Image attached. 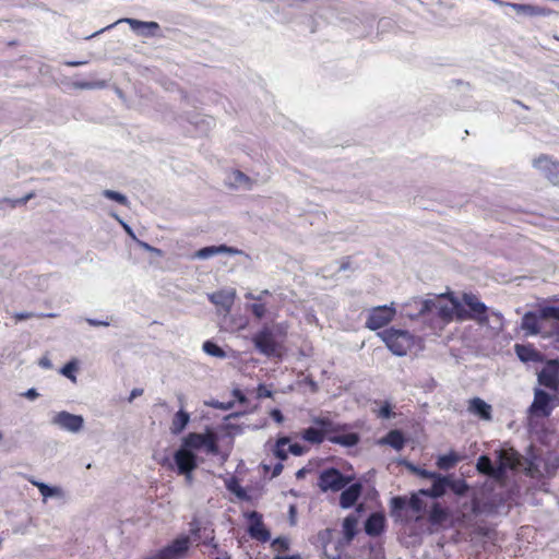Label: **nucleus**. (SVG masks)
Here are the masks:
<instances>
[{
	"label": "nucleus",
	"instance_id": "f257e3e1",
	"mask_svg": "<svg viewBox=\"0 0 559 559\" xmlns=\"http://www.w3.org/2000/svg\"><path fill=\"white\" fill-rule=\"evenodd\" d=\"M312 423L318 427H308L300 432V438L313 445H319L325 440L334 444L343 447H354L359 442V436L356 432H347L340 435L344 429L343 426L335 424L329 417H314Z\"/></svg>",
	"mask_w": 559,
	"mask_h": 559
},
{
	"label": "nucleus",
	"instance_id": "f03ea898",
	"mask_svg": "<svg viewBox=\"0 0 559 559\" xmlns=\"http://www.w3.org/2000/svg\"><path fill=\"white\" fill-rule=\"evenodd\" d=\"M386 347L396 356H405L416 345V337L408 331L386 329L379 333Z\"/></svg>",
	"mask_w": 559,
	"mask_h": 559
},
{
	"label": "nucleus",
	"instance_id": "7ed1b4c3",
	"mask_svg": "<svg viewBox=\"0 0 559 559\" xmlns=\"http://www.w3.org/2000/svg\"><path fill=\"white\" fill-rule=\"evenodd\" d=\"M252 343L257 350L266 357H283V345L276 341L272 329L266 325L253 335Z\"/></svg>",
	"mask_w": 559,
	"mask_h": 559
},
{
	"label": "nucleus",
	"instance_id": "20e7f679",
	"mask_svg": "<svg viewBox=\"0 0 559 559\" xmlns=\"http://www.w3.org/2000/svg\"><path fill=\"white\" fill-rule=\"evenodd\" d=\"M462 301L468 308V310H465L461 307V311H459V320H474L479 324L488 323V308L484 302L479 300L476 295L472 293H465L462 296Z\"/></svg>",
	"mask_w": 559,
	"mask_h": 559
},
{
	"label": "nucleus",
	"instance_id": "39448f33",
	"mask_svg": "<svg viewBox=\"0 0 559 559\" xmlns=\"http://www.w3.org/2000/svg\"><path fill=\"white\" fill-rule=\"evenodd\" d=\"M182 445L189 450H205L206 453L216 455L219 452L217 435L207 429L205 433L190 432L182 441Z\"/></svg>",
	"mask_w": 559,
	"mask_h": 559
},
{
	"label": "nucleus",
	"instance_id": "423d86ee",
	"mask_svg": "<svg viewBox=\"0 0 559 559\" xmlns=\"http://www.w3.org/2000/svg\"><path fill=\"white\" fill-rule=\"evenodd\" d=\"M352 478L343 475L337 468L329 467L320 472L318 486L323 491H340L344 489Z\"/></svg>",
	"mask_w": 559,
	"mask_h": 559
},
{
	"label": "nucleus",
	"instance_id": "0eeeda50",
	"mask_svg": "<svg viewBox=\"0 0 559 559\" xmlns=\"http://www.w3.org/2000/svg\"><path fill=\"white\" fill-rule=\"evenodd\" d=\"M534 168L538 169L552 185L559 187V160L548 154H540L532 160Z\"/></svg>",
	"mask_w": 559,
	"mask_h": 559
},
{
	"label": "nucleus",
	"instance_id": "6e6552de",
	"mask_svg": "<svg viewBox=\"0 0 559 559\" xmlns=\"http://www.w3.org/2000/svg\"><path fill=\"white\" fill-rule=\"evenodd\" d=\"M396 310L392 306H378L370 309L367 320L366 328L376 331L388 325L395 317Z\"/></svg>",
	"mask_w": 559,
	"mask_h": 559
},
{
	"label": "nucleus",
	"instance_id": "1a4fd4ad",
	"mask_svg": "<svg viewBox=\"0 0 559 559\" xmlns=\"http://www.w3.org/2000/svg\"><path fill=\"white\" fill-rule=\"evenodd\" d=\"M190 548V537L187 535L174 539L169 545L155 554V559H182Z\"/></svg>",
	"mask_w": 559,
	"mask_h": 559
},
{
	"label": "nucleus",
	"instance_id": "9d476101",
	"mask_svg": "<svg viewBox=\"0 0 559 559\" xmlns=\"http://www.w3.org/2000/svg\"><path fill=\"white\" fill-rule=\"evenodd\" d=\"M538 383L551 391L559 389V359H550L537 374Z\"/></svg>",
	"mask_w": 559,
	"mask_h": 559
},
{
	"label": "nucleus",
	"instance_id": "9b49d317",
	"mask_svg": "<svg viewBox=\"0 0 559 559\" xmlns=\"http://www.w3.org/2000/svg\"><path fill=\"white\" fill-rule=\"evenodd\" d=\"M174 460L178 468V474L186 475V477L190 479L191 473L198 466L195 454L182 445L175 452Z\"/></svg>",
	"mask_w": 559,
	"mask_h": 559
},
{
	"label": "nucleus",
	"instance_id": "f8f14e48",
	"mask_svg": "<svg viewBox=\"0 0 559 559\" xmlns=\"http://www.w3.org/2000/svg\"><path fill=\"white\" fill-rule=\"evenodd\" d=\"M249 526L248 533L251 538L261 543H266L271 538L270 531L265 527L262 519V514L257 511H251L248 514Z\"/></svg>",
	"mask_w": 559,
	"mask_h": 559
},
{
	"label": "nucleus",
	"instance_id": "ddd939ff",
	"mask_svg": "<svg viewBox=\"0 0 559 559\" xmlns=\"http://www.w3.org/2000/svg\"><path fill=\"white\" fill-rule=\"evenodd\" d=\"M552 397L542 389H536L534 392V401L530 407L532 415L548 417L550 416L554 405L551 404Z\"/></svg>",
	"mask_w": 559,
	"mask_h": 559
},
{
	"label": "nucleus",
	"instance_id": "4468645a",
	"mask_svg": "<svg viewBox=\"0 0 559 559\" xmlns=\"http://www.w3.org/2000/svg\"><path fill=\"white\" fill-rule=\"evenodd\" d=\"M51 423L61 429L68 430L70 432H78L83 427V417L80 415H74L66 411H61L57 413Z\"/></svg>",
	"mask_w": 559,
	"mask_h": 559
},
{
	"label": "nucleus",
	"instance_id": "2eb2a0df",
	"mask_svg": "<svg viewBox=\"0 0 559 559\" xmlns=\"http://www.w3.org/2000/svg\"><path fill=\"white\" fill-rule=\"evenodd\" d=\"M437 310V316L444 322H451L456 316L459 319V311H461V304L460 301L454 297H449L448 302H443L442 300H439L438 304L435 305Z\"/></svg>",
	"mask_w": 559,
	"mask_h": 559
},
{
	"label": "nucleus",
	"instance_id": "dca6fc26",
	"mask_svg": "<svg viewBox=\"0 0 559 559\" xmlns=\"http://www.w3.org/2000/svg\"><path fill=\"white\" fill-rule=\"evenodd\" d=\"M548 319L542 317V309L538 312L528 311L522 318L521 328L526 335H537L542 331L540 322Z\"/></svg>",
	"mask_w": 559,
	"mask_h": 559
},
{
	"label": "nucleus",
	"instance_id": "f3484780",
	"mask_svg": "<svg viewBox=\"0 0 559 559\" xmlns=\"http://www.w3.org/2000/svg\"><path fill=\"white\" fill-rule=\"evenodd\" d=\"M271 293L267 289L262 290L259 295H253L252 293H247L245 295L246 299L254 300L253 304L248 306V310L252 313V316L259 320L265 317L267 309L266 305L263 302V298L265 296H270Z\"/></svg>",
	"mask_w": 559,
	"mask_h": 559
},
{
	"label": "nucleus",
	"instance_id": "a211bd4d",
	"mask_svg": "<svg viewBox=\"0 0 559 559\" xmlns=\"http://www.w3.org/2000/svg\"><path fill=\"white\" fill-rule=\"evenodd\" d=\"M514 349L519 359L523 362H542L544 360L542 353L532 344H515Z\"/></svg>",
	"mask_w": 559,
	"mask_h": 559
},
{
	"label": "nucleus",
	"instance_id": "6ab92c4d",
	"mask_svg": "<svg viewBox=\"0 0 559 559\" xmlns=\"http://www.w3.org/2000/svg\"><path fill=\"white\" fill-rule=\"evenodd\" d=\"M385 528V516L382 513L374 512L370 514L365 523V532L372 537L380 536Z\"/></svg>",
	"mask_w": 559,
	"mask_h": 559
},
{
	"label": "nucleus",
	"instance_id": "aec40b11",
	"mask_svg": "<svg viewBox=\"0 0 559 559\" xmlns=\"http://www.w3.org/2000/svg\"><path fill=\"white\" fill-rule=\"evenodd\" d=\"M361 491L362 486L359 483H355L348 487H345V489L342 491L340 496V506L343 509H348L353 507L360 497Z\"/></svg>",
	"mask_w": 559,
	"mask_h": 559
},
{
	"label": "nucleus",
	"instance_id": "412c9836",
	"mask_svg": "<svg viewBox=\"0 0 559 559\" xmlns=\"http://www.w3.org/2000/svg\"><path fill=\"white\" fill-rule=\"evenodd\" d=\"M468 412L478 416L483 420H491V405L486 403L480 397H473L468 401Z\"/></svg>",
	"mask_w": 559,
	"mask_h": 559
},
{
	"label": "nucleus",
	"instance_id": "4be33fe9",
	"mask_svg": "<svg viewBox=\"0 0 559 559\" xmlns=\"http://www.w3.org/2000/svg\"><path fill=\"white\" fill-rule=\"evenodd\" d=\"M449 485L450 479L445 476L439 475L433 479L432 486L428 489H420L419 495L429 498H440L445 493Z\"/></svg>",
	"mask_w": 559,
	"mask_h": 559
},
{
	"label": "nucleus",
	"instance_id": "5701e85b",
	"mask_svg": "<svg viewBox=\"0 0 559 559\" xmlns=\"http://www.w3.org/2000/svg\"><path fill=\"white\" fill-rule=\"evenodd\" d=\"M499 465L498 468H501V477L504 475L506 471L514 469L520 464V455L518 452L513 450H500L499 454Z\"/></svg>",
	"mask_w": 559,
	"mask_h": 559
},
{
	"label": "nucleus",
	"instance_id": "b1692460",
	"mask_svg": "<svg viewBox=\"0 0 559 559\" xmlns=\"http://www.w3.org/2000/svg\"><path fill=\"white\" fill-rule=\"evenodd\" d=\"M378 443L380 445H390L394 450L401 451L405 447L406 438L401 430L393 429L382 437Z\"/></svg>",
	"mask_w": 559,
	"mask_h": 559
},
{
	"label": "nucleus",
	"instance_id": "393cba45",
	"mask_svg": "<svg viewBox=\"0 0 559 559\" xmlns=\"http://www.w3.org/2000/svg\"><path fill=\"white\" fill-rule=\"evenodd\" d=\"M239 250L235 249L233 247H228L226 245L221 246H210L199 249L194 257L198 259H209L210 257L217 254V253H229V254H236Z\"/></svg>",
	"mask_w": 559,
	"mask_h": 559
},
{
	"label": "nucleus",
	"instance_id": "a878e982",
	"mask_svg": "<svg viewBox=\"0 0 559 559\" xmlns=\"http://www.w3.org/2000/svg\"><path fill=\"white\" fill-rule=\"evenodd\" d=\"M476 468L480 474L491 476L493 478H501V468L495 467L491 460L487 455H480L477 460Z\"/></svg>",
	"mask_w": 559,
	"mask_h": 559
},
{
	"label": "nucleus",
	"instance_id": "bb28decb",
	"mask_svg": "<svg viewBox=\"0 0 559 559\" xmlns=\"http://www.w3.org/2000/svg\"><path fill=\"white\" fill-rule=\"evenodd\" d=\"M513 10L518 13L526 14V15H548L551 11L546 8H542L533 4H522V3H508Z\"/></svg>",
	"mask_w": 559,
	"mask_h": 559
},
{
	"label": "nucleus",
	"instance_id": "cd10ccee",
	"mask_svg": "<svg viewBox=\"0 0 559 559\" xmlns=\"http://www.w3.org/2000/svg\"><path fill=\"white\" fill-rule=\"evenodd\" d=\"M132 27L133 31L141 35H153L159 29V25L156 22H142L134 19L126 20Z\"/></svg>",
	"mask_w": 559,
	"mask_h": 559
},
{
	"label": "nucleus",
	"instance_id": "c85d7f7f",
	"mask_svg": "<svg viewBox=\"0 0 559 559\" xmlns=\"http://www.w3.org/2000/svg\"><path fill=\"white\" fill-rule=\"evenodd\" d=\"M189 420H190V415L187 412H185L182 409L178 411L174 415L173 420H171V425H170L171 433L179 435L186 428Z\"/></svg>",
	"mask_w": 559,
	"mask_h": 559
},
{
	"label": "nucleus",
	"instance_id": "c756f323",
	"mask_svg": "<svg viewBox=\"0 0 559 559\" xmlns=\"http://www.w3.org/2000/svg\"><path fill=\"white\" fill-rule=\"evenodd\" d=\"M211 301L215 305H219L224 307L225 309H230V307L234 304L235 299V293H227V292H217L211 295L210 297Z\"/></svg>",
	"mask_w": 559,
	"mask_h": 559
},
{
	"label": "nucleus",
	"instance_id": "7c9ffc66",
	"mask_svg": "<svg viewBox=\"0 0 559 559\" xmlns=\"http://www.w3.org/2000/svg\"><path fill=\"white\" fill-rule=\"evenodd\" d=\"M448 515L447 509L436 502L430 508L428 519L431 524H441L448 519Z\"/></svg>",
	"mask_w": 559,
	"mask_h": 559
},
{
	"label": "nucleus",
	"instance_id": "2f4dec72",
	"mask_svg": "<svg viewBox=\"0 0 559 559\" xmlns=\"http://www.w3.org/2000/svg\"><path fill=\"white\" fill-rule=\"evenodd\" d=\"M461 460L460 455L451 451L448 454L440 455L437 460V466L440 469L448 471L456 465V463Z\"/></svg>",
	"mask_w": 559,
	"mask_h": 559
},
{
	"label": "nucleus",
	"instance_id": "473e14b6",
	"mask_svg": "<svg viewBox=\"0 0 559 559\" xmlns=\"http://www.w3.org/2000/svg\"><path fill=\"white\" fill-rule=\"evenodd\" d=\"M32 485H34L35 487L38 488L39 492L41 493V496L44 497V499L46 500L47 498L49 497H52V496H56V495H59L60 490L59 488H56V487H49L48 485L41 483V481H38L36 480L34 477L32 476H24Z\"/></svg>",
	"mask_w": 559,
	"mask_h": 559
},
{
	"label": "nucleus",
	"instance_id": "72a5a7b5",
	"mask_svg": "<svg viewBox=\"0 0 559 559\" xmlns=\"http://www.w3.org/2000/svg\"><path fill=\"white\" fill-rule=\"evenodd\" d=\"M271 548L277 554L286 552L290 548V539L286 536H278L271 542Z\"/></svg>",
	"mask_w": 559,
	"mask_h": 559
},
{
	"label": "nucleus",
	"instance_id": "f704fd0d",
	"mask_svg": "<svg viewBox=\"0 0 559 559\" xmlns=\"http://www.w3.org/2000/svg\"><path fill=\"white\" fill-rule=\"evenodd\" d=\"M202 347H203V350L210 356L217 357V358L226 357L225 350L212 341H205L203 343Z\"/></svg>",
	"mask_w": 559,
	"mask_h": 559
},
{
	"label": "nucleus",
	"instance_id": "c9c22d12",
	"mask_svg": "<svg viewBox=\"0 0 559 559\" xmlns=\"http://www.w3.org/2000/svg\"><path fill=\"white\" fill-rule=\"evenodd\" d=\"M290 439L288 437H281L276 441L275 455L281 461H285L288 457V451L284 449L286 444H288Z\"/></svg>",
	"mask_w": 559,
	"mask_h": 559
},
{
	"label": "nucleus",
	"instance_id": "e433bc0d",
	"mask_svg": "<svg viewBox=\"0 0 559 559\" xmlns=\"http://www.w3.org/2000/svg\"><path fill=\"white\" fill-rule=\"evenodd\" d=\"M78 364L76 361L72 360V361H69L68 364H66L60 372L61 374H63L64 377H67L68 379H70L72 382H75L76 381V376H75V372L78 371Z\"/></svg>",
	"mask_w": 559,
	"mask_h": 559
},
{
	"label": "nucleus",
	"instance_id": "4c0bfd02",
	"mask_svg": "<svg viewBox=\"0 0 559 559\" xmlns=\"http://www.w3.org/2000/svg\"><path fill=\"white\" fill-rule=\"evenodd\" d=\"M357 526V519L354 515H349L344 519L343 528L348 537H353Z\"/></svg>",
	"mask_w": 559,
	"mask_h": 559
},
{
	"label": "nucleus",
	"instance_id": "58836bf2",
	"mask_svg": "<svg viewBox=\"0 0 559 559\" xmlns=\"http://www.w3.org/2000/svg\"><path fill=\"white\" fill-rule=\"evenodd\" d=\"M407 504L408 508L417 514L423 512L425 508L424 501L418 497V495H412V497L407 499Z\"/></svg>",
	"mask_w": 559,
	"mask_h": 559
},
{
	"label": "nucleus",
	"instance_id": "ea45409f",
	"mask_svg": "<svg viewBox=\"0 0 559 559\" xmlns=\"http://www.w3.org/2000/svg\"><path fill=\"white\" fill-rule=\"evenodd\" d=\"M391 507L393 513H400L406 508H408L407 499L401 496L394 497L391 500Z\"/></svg>",
	"mask_w": 559,
	"mask_h": 559
},
{
	"label": "nucleus",
	"instance_id": "a19ab883",
	"mask_svg": "<svg viewBox=\"0 0 559 559\" xmlns=\"http://www.w3.org/2000/svg\"><path fill=\"white\" fill-rule=\"evenodd\" d=\"M233 175L237 183L245 185L249 189L252 187V179L241 170H234Z\"/></svg>",
	"mask_w": 559,
	"mask_h": 559
},
{
	"label": "nucleus",
	"instance_id": "79ce46f5",
	"mask_svg": "<svg viewBox=\"0 0 559 559\" xmlns=\"http://www.w3.org/2000/svg\"><path fill=\"white\" fill-rule=\"evenodd\" d=\"M448 487H450L453 490V492L459 496L464 495L468 489V486L465 483V480H457V481L450 480V485Z\"/></svg>",
	"mask_w": 559,
	"mask_h": 559
},
{
	"label": "nucleus",
	"instance_id": "37998d69",
	"mask_svg": "<svg viewBox=\"0 0 559 559\" xmlns=\"http://www.w3.org/2000/svg\"><path fill=\"white\" fill-rule=\"evenodd\" d=\"M542 317L559 320V308L555 306H546L542 308Z\"/></svg>",
	"mask_w": 559,
	"mask_h": 559
},
{
	"label": "nucleus",
	"instance_id": "c03bdc74",
	"mask_svg": "<svg viewBox=\"0 0 559 559\" xmlns=\"http://www.w3.org/2000/svg\"><path fill=\"white\" fill-rule=\"evenodd\" d=\"M308 448L299 443L289 444L288 452L293 455L300 456L308 452Z\"/></svg>",
	"mask_w": 559,
	"mask_h": 559
},
{
	"label": "nucleus",
	"instance_id": "a18cd8bd",
	"mask_svg": "<svg viewBox=\"0 0 559 559\" xmlns=\"http://www.w3.org/2000/svg\"><path fill=\"white\" fill-rule=\"evenodd\" d=\"M107 199L117 201L118 203L123 205L128 204L127 198L123 194L116 191L107 190Z\"/></svg>",
	"mask_w": 559,
	"mask_h": 559
},
{
	"label": "nucleus",
	"instance_id": "49530a36",
	"mask_svg": "<svg viewBox=\"0 0 559 559\" xmlns=\"http://www.w3.org/2000/svg\"><path fill=\"white\" fill-rule=\"evenodd\" d=\"M272 396V391L264 384H259L257 388V397L266 399Z\"/></svg>",
	"mask_w": 559,
	"mask_h": 559
},
{
	"label": "nucleus",
	"instance_id": "de8ad7c7",
	"mask_svg": "<svg viewBox=\"0 0 559 559\" xmlns=\"http://www.w3.org/2000/svg\"><path fill=\"white\" fill-rule=\"evenodd\" d=\"M381 418H390L393 415L392 407L389 403L383 404L378 413Z\"/></svg>",
	"mask_w": 559,
	"mask_h": 559
},
{
	"label": "nucleus",
	"instance_id": "09e8293b",
	"mask_svg": "<svg viewBox=\"0 0 559 559\" xmlns=\"http://www.w3.org/2000/svg\"><path fill=\"white\" fill-rule=\"evenodd\" d=\"M415 471L417 472V474L420 477L427 478V479H435L437 476L440 475V474H438L436 472H430V471L421 469V468H415Z\"/></svg>",
	"mask_w": 559,
	"mask_h": 559
},
{
	"label": "nucleus",
	"instance_id": "8fccbe9b",
	"mask_svg": "<svg viewBox=\"0 0 559 559\" xmlns=\"http://www.w3.org/2000/svg\"><path fill=\"white\" fill-rule=\"evenodd\" d=\"M526 474L531 477H536L539 475L538 466L534 462H530L528 466L526 467Z\"/></svg>",
	"mask_w": 559,
	"mask_h": 559
},
{
	"label": "nucleus",
	"instance_id": "3c124183",
	"mask_svg": "<svg viewBox=\"0 0 559 559\" xmlns=\"http://www.w3.org/2000/svg\"><path fill=\"white\" fill-rule=\"evenodd\" d=\"M35 197V192H29L23 198L15 199L14 202L16 203V206L19 205H25L31 199Z\"/></svg>",
	"mask_w": 559,
	"mask_h": 559
},
{
	"label": "nucleus",
	"instance_id": "603ef678",
	"mask_svg": "<svg viewBox=\"0 0 559 559\" xmlns=\"http://www.w3.org/2000/svg\"><path fill=\"white\" fill-rule=\"evenodd\" d=\"M271 417L278 424H282L283 420H284V416L282 414V412L277 408L273 409L271 412Z\"/></svg>",
	"mask_w": 559,
	"mask_h": 559
},
{
	"label": "nucleus",
	"instance_id": "864d4df0",
	"mask_svg": "<svg viewBox=\"0 0 559 559\" xmlns=\"http://www.w3.org/2000/svg\"><path fill=\"white\" fill-rule=\"evenodd\" d=\"M32 317H33V313H31V312H19V313L14 314L15 321L27 320V319H31Z\"/></svg>",
	"mask_w": 559,
	"mask_h": 559
},
{
	"label": "nucleus",
	"instance_id": "5fc2aeb1",
	"mask_svg": "<svg viewBox=\"0 0 559 559\" xmlns=\"http://www.w3.org/2000/svg\"><path fill=\"white\" fill-rule=\"evenodd\" d=\"M23 395L27 399L34 400L38 397L39 394L35 389H28Z\"/></svg>",
	"mask_w": 559,
	"mask_h": 559
},
{
	"label": "nucleus",
	"instance_id": "6e6d98bb",
	"mask_svg": "<svg viewBox=\"0 0 559 559\" xmlns=\"http://www.w3.org/2000/svg\"><path fill=\"white\" fill-rule=\"evenodd\" d=\"M273 559H302V558L299 554H295V555H290V556L276 555L275 557H273Z\"/></svg>",
	"mask_w": 559,
	"mask_h": 559
},
{
	"label": "nucleus",
	"instance_id": "4d7b16f0",
	"mask_svg": "<svg viewBox=\"0 0 559 559\" xmlns=\"http://www.w3.org/2000/svg\"><path fill=\"white\" fill-rule=\"evenodd\" d=\"M283 471V464L282 463H277L274 468H273V473L272 475L273 476H278Z\"/></svg>",
	"mask_w": 559,
	"mask_h": 559
},
{
	"label": "nucleus",
	"instance_id": "13d9d810",
	"mask_svg": "<svg viewBox=\"0 0 559 559\" xmlns=\"http://www.w3.org/2000/svg\"><path fill=\"white\" fill-rule=\"evenodd\" d=\"M143 393V390L141 389H134L132 392H131V395H130V401H132L134 397L141 395Z\"/></svg>",
	"mask_w": 559,
	"mask_h": 559
},
{
	"label": "nucleus",
	"instance_id": "bf43d9fd",
	"mask_svg": "<svg viewBox=\"0 0 559 559\" xmlns=\"http://www.w3.org/2000/svg\"><path fill=\"white\" fill-rule=\"evenodd\" d=\"M15 199H3V202L10 205L11 207H16V203L14 202Z\"/></svg>",
	"mask_w": 559,
	"mask_h": 559
},
{
	"label": "nucleus",
	"instance_id": "052dcab7",
	"mask_svg": "<svg viewBox=\"0 0 559 559\" xmlns=\"http://www.w3.org/2000/svg\"><path fill=\"white\" fill-rule=\"evenodd\" d=\"M87 321L92 325H103V324H105L104 321H94V320H91V319H88Z\"/></svg>",
	"mask_w": 559,
	"mask_h": 559
},
{
	"label": "nucleus",
	"instance_id": "680f3d73",
	"mask_svg": "<svg viewBox=\"0 0 559 559\" xmlns=\"http://www.w3.org/2000/svg\"><path fill=\"white\" fill-rule=\"evenodd\" d=\"M40 365H41L43 367L48 368V367H50V361H49L48 359H41V360H40Z\"/></svg>",
	"mask_w": 559,
	"mask_h": 559
},
{
	"label": "nucleus",
	"instance_id": "e2e57ef3",
	"mask_svg": "<svg viewBox=\"0 0 559 559\" xmlns=\"http://www.w3.org/2000/svg\"><path fill=\"white\" fill-rule=\"evenodd\" d=\"M491 1H492V2H495V3H496V4H498V5H508V3H507V2H503V1H501V0H491Z\"/></svg>",
	"mask_w": 559,
	"mask_h": 559
},
{
	"label": "nucleus",
	"instance_id": "0e129e2a",
	"mask_svg": "<svg viewBox=\"0 0 559 559\" xmlns=\"http://www.w3.org/2000/svg\"><path fill=\"white\" fill-rule=\"evenodd\" d=\"M68 66H71V67H76L79 64H82V62H67Z\"/></svg>",
	"mask_w": 559,
	"mask_h": 559
},
{
	"label": "nucleus",
	"instance_id": "69168bd1",
	"mask_svg": "<svg viewBox=\"0 0 559 559\" xmlns=\"http://www.w3.org/2000/svg\"><path fill=\"white\" fill-rule=\"evenodd\" d=\"M123 226H124L126 230H127L129 234H132V231H131L130 227H128L127 225H123Z\"/></svg>",
	"mask_w": 559,
	"mask_h": 559
},
{
	"label": "nucleus",
	"instance_id": "338daca9",
	"mask_svg": "<svg viewBox=\"0 0 559 559\" xmlns=\"http://www.w3.org/2000/svg\"><path fill=\"white\" fill-rule=\"evenodd\" d=\"M518 104H520L524 109H528V107L523 105L521 102H518Z\"/></svg>",
	"mask_w": 559,
	"mask_h": 559
},
{
	"label": "nucleus",
	"instance_id": "774afa93",
	"mask_svg": "<svg viewBox=\"0 0 559 559\" xmlns=\"http://www.w3.org/2000/svg\"><path fill=\"white\" fill-rule=\"evenodd\" d=\"M146 559H155V555H154L153 557H151V558H146Z\"/></svg>",
	"mask_w": 559,
	"mask_h": 559
}]
</instances>
